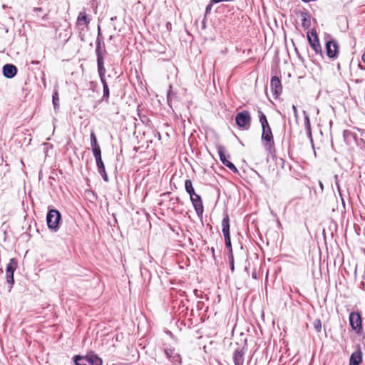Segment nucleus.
<instances>
[{"label":"nucleus","instance_id":"f3484780","mask_svg":"<svg viewBox=\"0 0 365 365\" xmlns=\"http://www.w3.org/2000/svg\"><path fill=\"white\" fill-rule=\"evenodd\" d=\"M222 232L223 236L230 235V217L227 213L222 220Z\"/></svg>","mask_w":365,"mask_h":365},{"label":"nucleus","instance_id":"aec40b11","mask_svg":"<svg viewBox=\"0 0 365 365\" xmlns=\"http://www.w3.org/2000/svg\"><path fill=\"white\" fill-rule=\"evenodd\" d=\"M259 122L261 123L262 128H268L270 127L269 123L267 121L266 115L263 113L260 110H258Z\"/></svg>","mask_w":365,"mask_h":365},{"label":"nucleus","instance_id":"a211bd4d","mask_svg":"<svg viewBox=\"0 0 365 365\" xmlns=\"http://www.w3.org/2000/svg\"><path fill=\"white\" fill-rule=\"evenodd\" d=\"M165 353L167 356V357L172 360L173 362L179 361H180V356L175 353V350L173 349H166L165 350Z\"/></svg>","mask_w":365,"mask_h":365},{"label":"nucleus","instance_id":"f8f14e48","mask_svg":"<svg viewBox=\"0 0 365 365\" xmlns=\"http://www.w3.org/2000/svg\"><path fill=\"white\" fill-rule=\"evenodd\" d=\"M295 13L301 18L302 27L304 29H309L311 26V16L308 11L303 9L296 11Z\"/></svg>","mask_w":365,"mask_h":365},{"label":"nucleus","instance_id":"a878e982","mask_svg":"<svg viewBox=\"0 0 365 365\" xmlns=\"http://www.w3.org/2000/svg\"><path fill=\"white\" fill-rule=\"evenodd\" d=\"M313 326L317 333L321 332L322 326V322L319 319H317L314 321Z\"/></svg>","mask_w":365,"mask_h":365},{"label":"nucleus","instance_id":"2eb2a0df","mask_svg":"<svg viewBox=\"0 0 365 365\" xmlns=\"http://www.w3.org/2000/svg\"><path fill=\"white\" fill-rule=\"evenodd\" d=\"M244 348H237L233 354L235 365H243L244 363Z\"/></svg>","mask_w":365,"mask_h":365},{"label":"nucleus","instance_id":"0eeeda50","mask_svg":"<svg viewBox=\"0 0 365 365\" xmlns=\"http://www.w3.org/2000/svg\"><path fill=\"white\" fill-rule=\"evenodd\" d=\"M349 323L352 329L359 334L362 330V319L360 313L351 312L349 314Z\"/></svg>","mask_w":365,"mask_h":365},{"label":"nucleus","instance_id":"cd10ccee","mask_svg":"<svg viewBox=\"0 0 365 365\" xmlns=\"http://www.w3.org/2000/svg\"><path fill=\"white\" fill-rule=\"evenodd\" d=\"M92 151H93V155L95 157V159L96 158H99L100 157H101V147H99V148H93L92 149Z\"/></svg>","mask_w":365,"mask_h":365},{"label":"nucleus","instance_id":"7c9ffc66","mask_svg":"<svg viewBox=\"0 0 365 365\" xmlns=\"http://www.w3.org/2000/svg\"><path fill=\"white\" fill-rule=\"evenodd\" d=\"M231 0H211V4L207 6V10L212 6V4H217L222 1H230Z\"/></svg>","mask_w":365,"mask_h":365},{"label":"nucleus","instance_id":"f03ea898","mask_svg":"<svg viewBox=\"0 0 365 365\" xmlns=\"http://www.w3.org/2000/svg\"><path fill=\"white\" fill-rule=\"evenodd\" d=\"M262 140L267 150L269 153L275 152L274 137L270 127L262 128Z\"/></svg>","mask_w":365,"mask_h":365},{"label":"nucleus","instance_id":"f257e3e1","mask_svg":"<svg viewBox=\"0 0 365 365\" xmlns=\"http://www.w3.org/2000/svg\"><path fill=\"white\" fill-rule=\"evenodd\" d=\"M76 365H102V359L94 354L86 356L76 355L74 356Z\"/></svg>","mask_w":365,"mask_h":365},{"label":"nucleus","instance_id":"7ed1b4c3","mask_svg":"<svg viewBox=\"0 0 365 365\" xmlns=\"http://www.w3.org/2000/svg\"><path fill=\"white\" fill-rule=\"evenodd\" d=\"M61 220V213L56 210H51L48 211L46 217L47 225L50 229L56 230L58 227L59 221Z\"/></svg>","mask_w":365,"mask_h":365},{"label":"nucleus","instance_id":"b1692460","mask_svg":"<svg viewBox=\"0 0 365 365\" xmlns=\"http://www.w3.org/2000/svg\"><path fill=\"white\" fill-rule=\"evenodd\" d=\"M103 86V98L108 99L109 98V88L106 79L101 81Z\"/></svg>","mask_w":365,"mask_h":365},{"label":"nucleus","instance_id":"4be33fe9","mask_svg":"<svg viewBox=\"0 0 365 365\" xmlns=\"http://www.w3.org/2000/svg\"><path fill=\"white\" fill-rule=\"evenodd\" d=\"M96 161L99 173L103 174V173H105V166L101 157L96 158Z\"/></svg>","mask_w":365,"mask_h":365},{"label":"nucleus","instance_id":"473e14b6","mask_svg":"<svg viewBox=\"0 0 365 365\" xmlns=\"http://www.w3.org/2000/svg\"><path fill=\"white\" fill-rule=\"evenodd\" d=\"M101 175L103 176L105 181H108V175H107L106 171H105V173H103V174H101Z\"/></svg>","mask_w":365,"mask_h":365},{"label":"nucleus","instance_id":"c756f323","mask_svg":"<svg viewBox=\"0 0 365 365\" xmlns=\"http://www.w3.org/2000/svg\"><path fill=\"white\" fill-rule=\"evenodd\" d=\"M305 125H306L307 131L311 135V124H310V120H309V118L308 116L305 117Z\"/></svg>","mask_w":365,"mask_h":365},{"label":"nucleus","instance_id":"72a5a7b5","mask_svg":"<svg viewBox=\"0 0 365 365\" xmlns=\"http://www.w3.org/2000/svg\"><path fill=\"white\" fill-rule=\"evenodd\" d=\"M292 110H293L294 113L295 114V115H297V107L294 105L292 106Z\"/></svg>","mask_w":365,"mask_h":365},{"label":"nucleus","instance_id":"393cba45","mask_svg":"<svg viewBox=\"0 0 365 365\" xmlns=\"http://www.w3.org/2000/svg\"><path fill=\"white\" fill-rule=\"evenodd\" d=\"M225 241V245L227 248L229 250L230 254H232V244H231V239L230 235L224 236Z\"/></svg>","mask_w":365,"mask_h":365},{"label":"nucleus","instance_id":"c85d7f7f","mask_svg":"<svg viewBox=\"0 0 365 365\" xmlns=\"http://www.w3.org/2000/svg\"><path fill=\"white\" fill-rule=\"evenodd\" d=\"M58 101H59V98H58V93L57 91H56L53 94V103L54 105V107H56V106H58Z\"/></svg>","mask_w":365,"mask_h":365},{"label":"nucleus","instance_id":"9d476101","mask_svg":"<svg viewBox=\"0 0 365 365\" xmlns=\"http://www.w3.org/2000/svg\"><path fill=\"white\" fill-rule=\"evenodd\" d=\"M190 200L192 203V205L195 208V210L197 216L202 217L204 212V207L201 200V197L198 194L191 195Z\"/></svg>","mask_w":365,"mask_h":365},{"label":"nucleus","instance_id":"1a4fd4ad","mask_svg":"<svg viewBox=\"0 0 365 365\" xmlns=\"http://www.w3.org/2000/svg\"><path fill=\"white\" fill-rule=\"evenodd\" d=\"M327 54L329 58H335L339 52L338 43L335 40H331L326 43Z\"/></svg>","mask_w":365,"mask_h":365},{"label":"nucleus","instance_id":"2f4dec72","mask_svg":"<svg viewBox=\"0 0 365 365\" xmlns=\"http://www.w3.org/2000/svg\"><path fill=\"white\" fill-rule=\"evenodd\" d=\"M230 267H231V269L232 271L234 270V258H233V255H230Z\"/></svg>","mask_w":365,"mask_h":365},{"label":"nucleus","instance_id":"bb28decb","mask_svg":"<svg viewBox=\"0 0 365 365\" xmlns=\"http://www.w3.org/2000/svg\"><path fill=\"white\" fill-rule=\"evenodd\" d=\"M96 51L97 55V61L100 60V58H101V60H103V52L101 51L100 43H98V45L97 46Z\"/></svg>","mask_w":365,"mask_h":365},{"label":"nucleus","instance_id":"39448f33","mask_svg":"<svg viewBox=\"0 0 365 365\" xmlns=\"http://www.w3.org/2000/svg\"><path fill=\"white\" fill-rule=\"evenodd\" d=\"M307 38L311 47L315 51V53L322 54V49L319 43V40L317 34V31L314 29H312L311 31H308Z\"/></svg>","mask_w":365,"mask_h":365},{"label":"nucleus","instance_id":"6ab92c4d","mask_svg":"<svg viewBox=\"0 0 365 365\" xmlns=\"http://www.w3.org/2000/svg\"><path fill=\"white\" fill-rule=\"evenodd\" d=\"M98 63V73L101 77V80L103 81V79H105V73H106V68L104 67V61L103 60H101L100 58V60L97 61Z\"/></svg>","mask_w":365,"mask_h":365},{"label":"nucleus","instance_id":"423d86ee","mask_svg":"<svg viewBox=\"0 0 365 365\" xmlns=\"http://www.w3.org/2000/svg\"><path fill=\"white\" fill-rule=\"evenodd\" d=\"M18 267V261L16 258L9 260L6 269V279L9 284L13 285L14 283V273Z\"/></svg>","mask_w":365,"mask_h":365},{"label":"nucleus","instance_id":"dca6fc26","mask_svg":"<svg viewBox=\"0 0 365 365\" xmlns=\"http://www.w3.org/2000/svg\"><path fill=\"white\" fill-rule=\"evenodd\" d=\"M90 23L89 19L87 17V14L85 11L80 12L76 24L78 27L83 26V27H87L88 26Z\"/></svg>","mask_w":365,"mask_h":365},{"label":"nucleus","instance_id":"f704fd0d","mask_svg":"<svg viewBox=\"0 0 365 365\" xmlns=\"http://www.w3.org/2000/svg\"><path fill=\"white\" fill-rule=\"evenodd\" d=\"M361 59H362V61L365 63V51H364V53H363V55L361 56Z\"/></svg>","mask_w":365,"mask_h":365},{"label":"nucleus","instance_id":"c9c22d12","mask_svg":"<svg viewBox=\"0 0 365 365\" xmlns=\"http://www.w3.org/2000/svg\"><path fill=\"white\" fill-rule=\"evenodd\" d=\"M319 185H320V187H322V189H323V185L321 182H319Z\"/></svg>","mask_w":365,"mask_h":365},{"label":"nucleus","instance_id":"6e6552de","mask_svg":"<svg viewBox=\"0 0 365 365\" xmlns=\"http://www.w3.org/2000/svg\"><path fill=\"white\" fill-rule=\"evenodd\" d=\"M217 149L218 154L220 155V160L222 161L223 165L227 166L232 172H234L235 173H238V170L235 167V165L232 162H230V160H228L227 159L225 154V148L221 145H218L217 146Z\"/></svg>","mask_w":365,"mask_h":365},{"label":"nucleus","instance_id":"4468645a","mask_svg":"<svg viewBox=\"0 0 365 365\" xmlns=\"http://www.w3.org/2000/svg\"><path fill=\"white\" fill-rule=\"evenodd\" d=\"M17 73V68L13 64H6L3 67V74L8 78L14 77Z\"/></svg>","mask_w":365,"mask_h":365},{"label":"nucleus","instance_id":"5701e85b","mask_svg":"<svg viewBox=\"0 0 365 365\" xmlns=\"http://www.w3.org/2000/svg\"><path fill=\"white\" fill-rule=\"evenodd\" d=\"M91 145L92 149L93 148H99L100 145L98 143L97 138L93 132L91 133Z\"/></svg>","mask_w":365,"mask_h":365},{"label":"nucleus","instance_id":"ddd939ff","mask_svg":"<svg viewBox=\"0 0 365 365\" xmlns=\"http://www.w3.org/2000/svg\"><path fill=\"white\" fill-rule=\"evenodd\" d=\"M363 354L359 346L357 349L353 352L349 359V365H360L362 362Z\"/></svg>","mask_w":365,"mask_h":365},{"label":"nucleus","instance_id":"412c9836","mask_svg":"<svg viewBox=\"0 0 365 365\" xmlns=\"http://www.w3.org/2000/svg\"><path fill=\"white\" fill-rule=\"evenodd\" d=\"M185 190L187 191V193H189V195L191 196V195H195V190L192 187V182L190 180L187 179L185 180Z\"/></svg>","mask_w":365,"mask_h":365},{"label":"nucleus","instance_id":"9b49d317","mask_svg":"<svg viewBox=\"0 0 365 365\" xmlns=\"http://www.w3.org/2000/svg\"><path fill=\"white\" fill-rule=\"evenodd\" d=\"M271 91L274 98H277L282 92L281 81L277 76L271 78Z\"/></svg>","mask_w":365,"mask_h":365},{"label":"nucleus","instance_id":"e433bc0d","mask_svg":"<svg viewBox=\"0 0 365 365\" xmlns=\"http://www.w3.org/2000/svg\"><path fill=\"white\" fill-rule=\"evenodd\" d=\"M211 250H212V254L214 255V253H215V250H214V248L212 247V248L211 249Z\"/></svg>","mask_w":365,"mask_h":365},{"label":"nucleus","instance_id":"20e7f679","mask_svg":"<svg viewBox=\"0 0 365 365\" xmlns=\"http://www.w3.org/2000/svg\"><path fill=\"white\" fill-rule=\"evenodd\" d=\"M235 121L239 127L248 129L250 126L251 116L247 110H243L236 115Z\"/></svg>","mask_w":365,"mask_h":365}]
</instances>
